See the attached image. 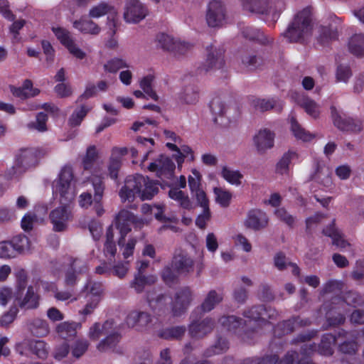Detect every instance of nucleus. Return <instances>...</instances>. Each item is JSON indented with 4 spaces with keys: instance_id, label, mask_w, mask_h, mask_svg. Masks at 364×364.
<instances>
[{
    "instance_id": "f257e3e1",
    "label": "nucleus",
    "mask_w": 364,
    "mask_h": 364,
    "mask_svg": "<svg viewBox=\"0 0 364 364\" xmlns=\"http://www.w3.org/2000/svg\"><path fill=\"white\" fill-rule=\"evenodd\" d=\"M73 179V169L65 166L60 171L58 179L53 182V193H59L60 206L53 210L49 219L55 232H64L68 228V223L72 218L70 203L75 198V191L71 186Z\"/></svg>"
},
{
    "instance_id": "f03ea898",
    "label": "nucleus",
    "mask_w": 364,
    "mask_h": 364,
    "mask_svg": "<svg viewBox=\"0 0 364 364\" xmlns=\"http://www.w3.org/2000/svg\"><path fill=\"white\" fill-rule=\"evenodd\" d=\"M44 155V151L37 147L21 148L15 155L14 165L6 172V178H18L26 171L36 168Z\"/></svg>"
},
{
    "instance_id": "7ed1b4c3",
    "label": "nucleus",
    "mask_w": 364,
    "mask_h": 364,
    "mask_svg": "<svg viewBox=\"0 0 364 364\" xmlns=\"http://www.w3.org/2000/svg\"><path fill=\"white\" fill-rule=\"evenodd\" d=\"M201 313L198 309H194L191 314V323L188 326V335L191 338L200 340L211 333L215 327V321L213 318L206 316L200 319Z\"/></svg>"
},
{
    "instance_id": "20e7f679",
    "label": "nucleus",
    "mask_w": 364,
    "mask_h": 364,
    "mask_svg": "<svg viewBox=\"0 0 364 364\" xmlns=\"http://www.w3.org/2000/svg\"><path fill=\"white\" fill-rule=\"evenodd\" d=\"M145 183V177L141 175L136 176H129L124 181V185L119 191V196L123 202L128 200L133 202L138 194L141 193L143 184Z\"/></svg>"
},
{
    "instance_id": "39448f33",
    "label": "nucleus",
    "mask_w": 364,
    "mask_h": 364,
    "mask_svg": "<svg viewBox=\"0 0 364 364\" xmlns=\"http://www.w3.org/2000/svg\"><path fill=\"white\" fill-rule=\"evenodd\" d=\"M136 216L130 211L121 210L115 216V226L119 231L120 237L118 240L119 246H124L125 237L131 231L130 224L136 223Z\"/></svg>"
},
{
    "instance_id": "423d86ee",
    "label": "nucleus",
    "mask_w": 364,
    "mask_h": 364,
    "mask_svg": "<svg viewBox=\"0 0 364 364\" xmlns=\"http://www.w3.org/2000/svg\"><path fill=\"white\" fill-rule=\"evenodd\" d=\"M193 300V292L188 287L178 291L171 302V314L178 317L183 314Z\"/></svg>"
},
{
    "instance_id": "0eeeda50",
    "label": "nucleus",
    "mask_w": 364,
    "mask_h": 364,
    "mask_svg": "<svg viewBox=\"0 0 364 364\" xmlns=\"http://www.w3.org/2000/svg\"><path fill=\"white\" fill-rule=\"evenodd\" d=\"M333 124L343 132H359L363 129V122L360 119L346 118L341 116L333 106L331 107Z\"/></svg>"
},
{
    "instance_id": "6e6552de",
    "label": "nucleus",
    "mask_w": 364,
    "mask_h": 364,
    "mask_svg": "<svg viewBox=\"0 0 364 364\" xmlns=\"http://www.w3.org/2000/svg\"><path fill=\"white\" fill-rule=\"evenodd\" d=\"M333 124L343 132H359L363 129V122L360 119L346 118L341 116L333 106L331 107Z\"/></svg>"
},
{
    "instance_id": "1a4fd4ad",
    "label": "nucleus",
    "mask_w": 364,
    "mask_h": 364,
    "mask_svg": "<svg viewBox=\"0 0 364 364\" xmlns=\"http://www.w3.org/2000/svg\"><path fill=\"white\" fill-rule=\"evenodd\" d=\"M219 323L228 331L235 333L242 331L244 333L243 338L245 336L249 337V331L255 333L256 331L255 328H252L251 330L247 329L246 328L247 326V322L234 315L223 316L220 318Z\"/></svg>"
},
{
    "instance_id": "9d476101",
    "label": "nucleus",
    "mask_w": 364,
    "mask_h": 364,
    "mask_svg": "<svg viewBox=\"0 0 364 364\" xmlns=\"http://www.w3.org/2000/svg\"><path fill=\"white\" fill-rule=\"evenodd\" d=\"M194 262L188 254L183 250H176L174 252L171 266L177 274H188L193 270Z\"/></svg>"
},
{
    "instance_id": "9b49d317",
    "label": "nucleus",
    "mask_w": 364,
    "mask_h": 364,
    "mask_svg": "<svg viewBox=\"0 0 364 364\" xmlns=\"http://www.w3.org/2000/svg\"><path fill=\"white\" fill-rule=\"evenodd\" d=\"M146 9L139 0H127L124 18L127 23H138L146 16Z\"/></svg>"
},
{
    "instance_id": "f8f14e48",
    "label": "nucleus",
    "mask_w": 364,
    "mask_h": 364,
    "mask_svg": "<svg viewBox=\"0 0 364 364\" xmlns=\"http://www.w3.org/2000/svg\"><path fill=\"white\" fill-rule=\"evenodd\" d=\"M176 166L172 160L163 154L154 161L149 164L148 169L152 172H156V175L160 177L163 175L168 178L173 176Z\"/></svg>"
},
{
    "instance_id": "ddd939ff",
    "label": "nucleus",
    "mask_w": 364,
    "mask_h": 364,
    "mask_svg": "<svg viewBox=\"0 0 364 364\" xmlns=\"http://www.w3.org/2000/svg\"><path fill=\"white\" fill-rule=\"evenodd\" d=\"M274 133L269 129H260L253 139L257 152L264 154L268 149H272L274 144Z\"/></svg>"
},
{
    "instance_id": "4468645a",
    "label": "nucleus",
    "mask_w": 364,
    "mask_h": 364,
    "mask_svg": "<svg viewBox=\"0 0 364 364\" xmlns=\"http://www.w3.org/2000/svg\"><path fill=\"white\" fill-rule=\"evenodd\" d=\"M207 59L201 70L208 72L213 69L222 68L225 65L224 50L220 48H213L210 46L207 48Z\"/></svg>"
},
{
    "instance_id": "2eb2a0df",
    "label": "nucleus",
    "mask_w": 364,
    "mask_h": 364,
    "mask_svg": "<svg viewBox=\"0 0 364 364\" xmlns=\"http://www.w3.org/2000/svg\"><path fill=\"white\" fill-rule=\"evenodd\" d=\"M267 224L268 217L267 214L258 209L250 210L245 221V226L255 231L265 228Z\"/></svg>"
},
{
    "instance_id": "dca6fc26",
    "label": "nucleus",
    "mask_w": 364,
    "mask_h": 364,
    "mask_svg": "<svg viewBox=\"0 0 364 364\" xmlns=\"http://www.w3.org/2000/svg\"><path fill=\"white\" fill-rule=\"evenodd\" d=\"M226 9L221 1H211L207 8V23H221L226 20Z\"/></svg>"
},
{
    "instance_id": "f3484780",
    "label": "nucleus",
    "mask_w": 364,
    "mask_h": 364,
    "mask_svg": "<svg viewBox=\"0 0 364 364\" xmlns=\"http://www.w3.org/2000/svg\"><path fill=\"white\" fill-rule=\"evenodd\" d=\"M223 300V294L222 293L218 292L214 289L210 290L207 294L202 304L196 309H198V312L201 314L208 313L213 310Z\"/></svg>"
},
{
    "instance_id": "a211bd4d",
    "label": "nucleus",
    "mask_w": 364,
    "mask_h": 364,
    "mask_svg": "<svg viewBox=\"0 0 364 364\" xmlns=\"http://www.w3.org/2000/svg\"><path fill=\"white\" fill-rule=\"evenodd\" d=\"M245 11L255 14H267L269 11L270 0H239Z\"/></svg>"
},
{
    "instance_id": "6ab92c4d",
    "label": "nucleus",
    "mask_w": 364,
    "mask_h": 364,
    "mask_svg": "<svg viewBox=\"0 0 364 364\" xmlns=\"http://www.w3.org/2000/svg\"><path fill=\"white\" fill-rule=\"evenodd\" d=\"M41 296L34 290L33 286H29L25 296L21 299L17 297L18 304L20 308L25 309H36L39 306Z\"/></svg>"
},
{
    "instance_id": "aec40b11",
    "label": "nucleus",
    "mask_w": 364,
    "mask_h": 364,
    "mask_svg": "<svg viewBox=\"0 0 364 364\" xmlns=\"http://www.w3.org/2000/svg\"><path fill=\"white\" fill-rule=\"evenodd\" d=\"M27 329L29 333L36 337L46 336L50 331L48 322L42 318H34L28 320L26 323Z\"/></svg>"
},
{
    "instance_id": "412c9836",
    "label": "nucleus",
    "mask_w": 364,
    "mask_h": 364,
    "mask_svg": "<svg viewBox=\"0 0 364 364\" xmlns=\"http://www.w3.org/2000/svg\"><path fill=\"white\" fill-rule=\"evenodd\" d=\"M156 281L157 277L154 274L145 275L134 273V279L130 282L129 287L134 289L136 293L141 294L146 286L152 285Z\"/></svg>"
},
{
    "instance_id": "4be33fe9",
    "label": "nucleus",
    "mask_w": 364,
    "mask_h": 364,
    "mask_svg": "<svg viewBox=\"0 0 364 364\" xmlns=\"http://www.w3.org/2000/svg\"><path fill=\"white\" fill-rule=\"evenodd\" d=\"M152 321L151 316L145 311H133L129 314L126 318L129 327H146Z\"/></svg>"
},
{
    "instance_id": "5701e85b",
    "label": "nucleus",
    "mask_w": 364,
    "mask_h": 364,
    "mask_svg": "<svg viewBox=\"0 0 364 364\" xmlns=\"http://www.w3.org/2000/svg\"><path fill=\"white\" fill-rule=\"evenodd\" d=\"M338 338H344L345 340L339 345V351L344 354L353 355L355 353L358 345L355 341V338L353 333H348L344 330H341L338 333Z\"/></svg>"
},
{
    "instance_id": "b1692460",
    "label": "nucleus",
    "mask_w": 364,
    "mask_h": 364,
    "mask_svg": "<svg viewBox=\"0 0 364 364\" xmlns=\"http://www.w3.org/2000/svg\"><path fill=\"white\" fill-rule=\"evenodd\" d=\"M92 184L95 191L94 193V201L96 203L95 209L98 216H100L104 213L101 204L100 203L104 193L105 184L103 178L99 176H94L92 178Z\"/></svg>"
},
{
    "instance_id": "393cba45",
    "label": "nucleus",
    "mask_w": 364,
    "mask_h": 364,
    "mask_svg": "<svg viewBox=\"0 0 364 364\" xmlns=\"http://www.w3.org/2000/svg\"><path fill=\"white\" fill-rule=\"evenodd\" d=\"M168 296L166 294H161L155 299L148 298L149 306L156 316H165L169 311L167 300Z\"/></svg>"
},
{
    "instance_id": "a878e982",
    "label": "nucleus",
    "mask_w": 364,
    "mask_h": 364,
    "mask_svg": "<svg viewBox=\"0 0 364 364\" xmlns=\"http://www.w3.org/2000/svg\"><path fill=\"white\" fill-rule=\"evenodd\" d=\"M311 24H291L284 36L289 42H297L303 37L306 31L311 29Z\"/></svg>"
},
{
    "instance_id": "bb28decb",
    "label": "nucleus",
    "mask_w": 364,
    "mask_h": 364,
    "mask_svg": "<svg viewBox=\"0 0 364 364\" xmlns=\"http://www.w3.org/2000/svg\"><path fill=\"white\" fill-rule=\"evenodd\" d=\"M348 50L350 53L358 58L364 57V35L355 33L348 41Z\"/></svg>"
},
{
    "instance_id": "cd10ccee",
    "label": "nucleus",
    "mask_w": 364,
    "mask_h": 364,
    "mask_svg": "<svg viewBox=\"0 0 364 364\" xmlns=\"http://www.w3.org/2000/svg\"><path fill=\"white\" fill-rule=\"evenodd\" d=\"M186 331L187 328L185 326H171L161 330L159 336L165 340L179 341L183 338Z\"/></svg>"
},
{
    "instance_id": "c85d7f7f",
    "label": "nucleus",
    "mask_w": 364,
    "mask_h": 364,
    "mask_svg": "<svg viewBox=\"0 0 364 364\" xmlns=\"http://www.w3.org/2000/svg\"><path fill=\"white\" fill-rule=\"evenodd\" d=\"M199 99L198 88L193 85L186 86L179 94V100L181 102L187 105L196 104Z\"/></svg>"
},
{
    "instance_id": "c756f323",
    "label": "nucleus",
    "mask_w": 364,
    "mask_h": 364,
    "mask_svg": "<svg viewBox=\"0 0 364 364\" xmlns=\"http://www.w3.org/2000/svg\"><path fill=\"white\" fill-rule=\"evenodd\" d=\"M79 326L80 324L78 323L65 321L57 326L56 331L60 338L67 340L76 336L77 328Z\"/></svg>"
},
{
    "instance_id": "7c9ffc66",
    "label": "nucleus",
    "mask_w": 364,
    "mask_h": 364,
    "mask_svg": "<svg viewBox=\"0 0 364 364\" xmlns=\"http://www.w3.org/2000/svg\"><path fill=\"white\" fill-rule=\"evenodd\" d=\"M117 247L114 241V231L112 226H109L106 232V241L104 244V253L108 260L112 262L114 260Z\"/></svg>"
},
{
    "instance_id": "2f4dec72",
    "label": "nucleus",
    "mask_w": 364,
    "mask_h": 364,
    "mask_svg": "<svg viewBox=\"0 0 364 364\" xmlns=\"http://www.w3.org/2000/svg\"><path fill=\"white\" fill-rule=\"evenodd\" d=\"M168 196L179 203L180 207L186 210H191L193 208V203L188 196L178 188H172L168 191Z\"/></svg>"
},
{
    "instance_id": "473e14b6",
    "label": "nucleus",
    "mask_w": 364,
    "mask_h": 364,
    "mask_svg": "<svg viewBox=\"0 0 364 364\" xmlns=\"http://www.w3.org/2000/svg\"><path fill=\"white\" fill-rule=\"evenodd\" d=\"M154 41L156 48L171 53L176 40L168 34L160 33L156 36Z\"/></svg>"
},
{
    "instance_id": "72a5a7b5",
    "label": "nucleus",
    "mask_w": 364,
    "mask_h": 364,
    "mask_svg": "<svg viewBox=\"0 0 364 364\" xmlns=\"http://www.w3.org/2000/svg\"><path fill=\"white\" fill-rule=\"evenodd\" d=\"M336 337L331 333H326L322 336L318 351L321 355H331L333 353V346L336 343Z\"/></svg>"
},
{
    "instance_id": "f704fd0d",
    "label": "nucleus",
    "mask_w": 364,
    "mask_h": 364,
    "mask_svg": "<svg viewBox=\"0 0 364 364\" xmlns=\"http://www.w3.org/2000/svg\"><path fill=\"white\" fill-rule=\"evenodd\" d=\"M121 339V335L119 332L111 333L106 336L97 346V348L100 352L114 350Z\"/></svg>"
},
{
    "instance_id": "c9c22d12",
    "label": "nucleus",
    "mask_w": 364,
    "mask_h": 364,
    "mask_svg": "<svg viewBox=\"0 0 364 364\" xmlns=\"http://www.w3.org/2000/svg\"><path fill=\"white\" fill-rule=\"evenodd\" d=\"M242 64L247 70L254 71L262 65V59L253 53H245L241 57Z\"/></svg>"
},
{
    "instance_id": "e433bc0d",
    "label": "nucleus",
    "mask_w": 364,
    "mask_h": 364,
    "mask_svg": "<svg viewBox=\"0 0 364 364\" xmlns=\"http://www.w3.org/2000/svg\"><path fill=\"white\" fill-rule=\"evenodd\" d=\"M158 181L150 180L145 177V183L143 184L144 188L141 190L140 198L141 200H151L159 191Z\"/></svg>"
},
{
    "instance_id": "4c0bfd02",
    "label": "nucleus",
    "mask_w": 364,
    "mask_h": 364,
    "mask_svg": "<svg viewBox=\"0 0 364 364\" xmlns=\"http://www.w3.org/2000/svg\"><path fill=\"white\" fill-rule=\"evenodd\" d=\"M210 109L212 113L215 116V122H218V117L220 118V124H223V117L225 112V105L220 97H215L210 103Z\"/></svg>"
},
{
    "instance_id": "58836bf2",
    "label": "nucleus",
    "mask_w": 364,
    "mask_h": 364,
    "mask_svg": "<svg viewBox=\"0 0 364 364\" xmlns=\"http://www.w3.org/2000/svg\"><path fill=\"white\" fill-rule=\"evenodd\" d=\"M291 130L296 139L304 141H310L313 138L312 134L301 127L294 117L291 118Z\"/></svg>"
},
{
    "instance_id": "ea45409f",
    "label": "nucleus",
    "mask_w": 364,
    "mask_h": 364,
    "mask_svg": "<svg viewBox=\"0 0 364 364\" xmlns=\"http://www.w3.org/2000/svg\"><path fill=\"white\" fill-rule=\"evenodd\" d=\"M29 349L38 358L45 359L47 358L48 351L46 343L41 340H32L29 342Z\"/></svg>"
},
{
    "instance_id": "a19ab883",
    "label": "nucleus",
    "mask_w": 364,
    "mask_h": 364,
    "mask_svg": "<svg viewBox=\"0 0 364 364\" xmlns=\"http://www.w3.org/2000/svg\"><path fill=\"white\" fill-rule=\"evenodd\" d=\"M338 33L336 28H332L331 24L321 26L318 41L323 45L328 43L329 40L338 38Z\"/></svg>"
},
{
    "instance_id": "79ce46f5",
    "label": "nucleus",
    "mask_w": 364,
    "mask_h": 364,
    "mask_svg": "<svg viewBox=\"0 0 364 364\" xmlns=\"http://www.w3.org/2000/svg\"><path fill=\"white\" fill-rule=\"evenodd\" d=\"M278 360L277 355H265L262 357H249L243 359L238 364H275Z\"/></svg>"
},
{
    "instance_id": "37998d69",
    "label": "nucleus",
    "mask_w": 364,
    "mask_h": 364,
    "mask_svg": "<svg viewBox=\"0 0 364 364\" xmlns=\"http://www.w3.org/2000/svg\"><path fill=\"white\" fill-rule=\"evenodd\" d=\"M98 155L96 146L91 145L87 147L86 154L82 159V166L85 171H91L95 162L97 159Z\"/></svg>"
},
{
    "instance_id": "c03bdc74",
    "label": "nucleus",
    "mask_w": 364,
    "mask_h": 364,
    "mask_svg": "<svg viewBox=\"0 0 364 364\" xmlns=\"http://www.w3.org/2000/svg\"><path fill=\"white\" fill-rule=\"evenodd\" d=\"M314 21H316V18H314L313 8L306 6L295 14L293 23H312Z\"/></svg>"
},
{
    "instance_id": "a18cd8bd",
    "label": "nucleus",
    "mask_w": 364,
    "mask_h": 364,
    "mask_svg": "<svg viewBox=\"0 0 364 364\" xmlns=\"http://www.w3.org/2000/svg\"><path fill=\"white\" fill-rule=\"evenodd\" d=\"M107 14H114V7L105 2H101L98 5L93 6L90 10V16L92 18H99Z\"/></svg>"
},
{
    "instance_id": "49530a36",
    "label": "nucleus",
    "mask_w": 364,
    "mask_h": 364,
    "mask_svg": "<svg viewBox=\"0 0 364 364\" xmlns=\"http://www.w3.org/2000/svg\"><path fill=\"white\" fill-rule=\"evenodd\" d=\"M228 348V342L226 338L219 336L215 343L205 350V355L210 357L215 354H220L225 351Z\"/></svg>"
},
{
    "instance_id": "de8ad7c7",
    "label": "nucleus",
    "mask_w": 364,
    "mask_h": 364,
    "mask_svg": "<svg viewBox=\"0 0 364 364\" xmlns=\"http://www.w3.org/2000/svg\"><path fill=\"white\" fill-rule=\"evenodd\" d=\"M154 77L151 75H148L144 77L140 82V87L143 90L144 92L155 101L159 100V96L156 92L152 89V82Z\"/></svg>"
},
{
    "instance_id": "09e8293b",
    "label": "nucleus",
    "mask_w": 364,
    "mask_h": 364,
    "mask_svg": "<svg viewBox=\"0 0 364 364\" xmlns=\"http://www.w3.org/2000/svg\"><path fill=\"white\" fill-rule=\"evenodd\" d=\"M306 112L314 118H316L319 115L318 105L311 99L304 97L299 102Z\"/></svg>"
},
{
    "instance_id": "8fccbe9b",
    "label": "nucleus",
    "mask_w": 364,
    "mask_h": 364,
    "mask_svg": "<svg viewBox=\"0 0 364 364\" xmlns=\"http://www.w3.org/2000/svg\"><path fill=\"white\" fill-rule=\"evenodd\" d=\"M221 174L228 182L236 186L241 184L240 179L242 178L243 176L239 171H234L227 166H224Z\"/></svg>"
},
{
    "instance_id": "3c124183",
    "label": "nucleus",
    "mask_w": 364,
    "mask_h": 364,
    "mask_svg": "<svg viewBox=\"0 0 364 364\" xmlns=\"http://www.w3.org/2000/svg\"><path fill=\"white\" fill-rule=\"evenodd\" d=\"M310 322L309 321L301 320L299 317H293L291 319L283 321L279 326L282 328L284 334L291 333L294 331L295 325L306 326Z\"/></svg>"
},
{
    "instance_id": "603ef678",
    "label": "nucleus",
    "mask_w": 364,
    "mask_h": 364,
    "mask_svg": "<svg viewBox=\"0 0 364 364\" xmlns=\"http://www.w3.org/2000/svg\"><path fill=\"white\" fill-rule=\"evenodd\" d=\"M263 312H264V306L256 305L245 310L243 316L255 321L259 320L264 321L265 319V316H263Z\"/></svg>"
},
{
    "instance_id": "864d4df0",
    "label": "nucleus",
    "mask_w": 364,
    "mask_h": 364,
    "mask_svg": "<svg viewBox=\"0 0 364 364\" xmlns=\"http://www.w3.org/2000/svg\"><path fill=\"white\" fill-rule=\"evenodd\" d=\"M16 254H21L29 249V239L24 235H18L11 240Z\"/></svg>"
},
{
    "instance_id": "5fc2aeb1",
    "label": "nucleus",
    "mask_w": 364,
    "mask_h": 364,
    "mask_svg": "<svg viewBox=\"0 0 364 364\" xmlns=\"http://www.w3.org/2000/svg\"><path fill=\"white\" fill-rule=\"evenodd\" d=\"M214 193L215 194L217 203L223 208L229 206L232 198V194L229 191H224L221 188H215Z\"/></svg>"
},
{
    "instance_id": "6e6d98bb",
    "label": "nucleus",
    "mask_w": 364,
    "mask_h": 364,
    "mask_svg": "<svg viewBox=\"0 0 364 364\" xmlns=\"http://www.w3.org/2000/svg\"><path fill=\"white\" fill-rule=\"evenodd\" d=\"M256 107L260 109L262 112L267 111L271 109H274L277 112H281L283 109V105L282 102H277L274 100H259L257 102Z\"/></svg>"
},
{
    "instance_id": "4d7b16f0",
    "label": "nucleus",
    "mask_w": 364,
    "mask_h": 364,
    "mask_svg": "<svg viewBox=\"0 0 364 364\" xmlns=\"http://www.w3.org/2000/svg\"><path fill=\"white\" fill-rule=\"evenodd\" d=\"M193 48V45L176 41L171 54L176 58L185 56Z\"/></svg>"
},
{
    "instance_id": "13d9d810",
    "label": "nucleus",
    "mask_w": 364,
    "mask_h": 364,
    "mask_svg": "<svg viewBox=\"0 0 364 364\" xmlns=\"http://www.w3.org/2000/svg\"><path fill=\"white\" fill-rule=\"evenodd\" d=\"M128 67L129 65L123 59L118 58L111 59L104 65L105 70L109 73H116L121 68Z\"/></svg>"
},
{
    "instance_id": "bf43d9fd",
    "label": "nucleus",
    "mask_w": 364,
    "mask_h": 364,
    "mask_svg": "<svg viewBox=\"0 0 364 364\" xmlns=\"http://www.w3.org/2000/svg\"><path fill=\"white\" fill-rule=\"evenodd\" d=\"M296 153L293 151H288L284 153L282 159L277 164V171L281 174L286 173L289 169V165L291 162L293 156H295Z\"/></svg>"
},
{
    "instance_id": "052dcab7",
    "label": "nucleus",
    "mask_w": 364,
    "mask_h": 364,
    "mask_svg": "<svg viewBox=\"0 0 364 364\" xmlns=\"http://www.w3.org/2000/svg\"><path fill=\"white\" fill-rule=\"evenodd\" d=\"M89 109L85 105L81 106L79 110H75L69 119V124L72 127L78 126L87 115Z\"/></svg>"
},
{
    "instance_id": "680f3d73",
    "label": "nucleus",
    "mask_w": 364,
    "mask_h": 364,
    "mask_svg": "<svg viewBox=\"0 0 364 364\" xmlns=\"http://www.w3.org/2000/svg\"><path fill=\"white\" fill-rule=\"evenodd\" d=\"M18 313V309L16 306H11L10 309L4 313L0 318V325L2 327L7 328L15 320Z\"/></svg>"
},
{
    "instance_id": "e2e57ef3",
    "label": "nucleus",
    "mask_w": 364,
    "mask_h": 364,
    "mask_svg": "<svg viewBox=\"0 0 364 364\" xmlns=\"http://www.w3.org/2000/svg\"><path fill=\"white\" fill-rule=\"evenodd\" d=\"M16 255V250L11 241H4L0 242V257L11 258Z\"/></svg>"
},
{
    "instance_id": "0e129e2a",
    "label": "nucleus",
    "mask_w": 364,
    "mask_h": 364,
    "mask_svg": "<svg viewBox=\"0 0 364 364\" xmlns=\"http://www.w3.org/2000/svg\"><path fill=\"white\" fill-rule=\"evenodd\" d=\"M336 75L337 81L346 82L352 75V73L348 65L341 64L337 67Z\"/></svg>"
},
{
    "instance_id": "69168bd1",
    "label": "nucleus",
    "mask_w": 364,
    "mask_h": 364,
    "mask_svg": "<svg viewBox=\"0 0 364 364\" xmlns=\"http://www.w3.org/2000/svg\"><path fill=\"white\" fill-rule=\"evenodd\" d=\"M176 273L172 267H166L161 272V277L166 284L171 285L177 281L178 275Z\"/></svg>"
},
{
    "instance_id": "338daca9",
    "label": "nucleus",
    "mask_w": 364,
    "mask_h": 364,
    "mask_svg": "<svg viewBox=\"0 0 364 364\" xmlns=\"http://www.w3.org/2000/svg\"><path fill=\"white\" fill-rule=\"evenodd\" d=\"M275 215L278 219L286 223L288 226L292 227L294 223V218L290 215L285 208H279L275 210Z\"/></svg>"
},
{
    "instance_id": "774afa93",
    "label": "nucleus",
    "mask_w": 364,
    "mask_h": 364,
    "mask_svg": "<svg viewBox=\"0 0 364 364\" xmlns=\"http://www.w3.org/2000/svg\"><path fill=\"white\" fill-rule=\"evenodd\" d=\"M52 30L55 35L56 36L57 38L60 41V43L65 46H67L68 44L70 43V42L73 41V40L70 38V33L66 30L58 27L55 28L53 27Z\"/></svg>"
}]
</instances>
